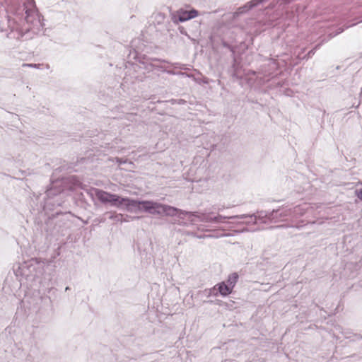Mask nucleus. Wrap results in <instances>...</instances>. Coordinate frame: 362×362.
Segmentation results:
<instances>
[{
  "mask_svg": "<svg viewBox=\"0 0 362 362\" xmlns=\"http://www.w3.org/2000/svg\"><path fill=\"white\" fill-rule=\"evenodd\" d=\"M130 202H132L134 206H138L140 209L151 214L173 215L177 211L174 207L151 201L134 202L130 200Z\"/></svg>",
  "mask_w": 362,
  "mask_h": 362,
  "instance_id": "nucleus-1",
  "label": "nucleus"
},
{
  "mask_svg": "<svg viewBox=\"0 0 362 362\" xmlns=\"http://www.w3.org/2000/svg\"><path fill=\"white\" fill-rule=\"evenodd\" d=\"M238 278L239 276L237 273H233L228 276L226 282L222 281L216 284L214 290L218 291L222 296H227L232 293Z\"/></svg>",
  "mask_w": 362,
  "mask_h": 362,
  "instance_id": "nucleus-2",
  "label": "nucleus"
},
{
  "mask_svg": "<svg viewBox=\"0 0 362 362\" xmlns=\"http://www.w3.org/2000/svg\"><path fill=\"white\" fill-rule=\"evenodd\" d=\"M96 197L102 202L111 203L115 206L130 204V199L127 198H122L117 194H110L103 190H97Z\"/></svg>",
  "mask_w": 362,
  "mask_h": 362,
  "instance_id": "nucleus-3",
  "label": "nucleus"
},
{
  "mask_svg": "<svg viewBox=\"0 0 362 362\" xmlns=\"http://www.w3.org/2000/svg\"><path fill=\"white\" fill-rule=\"evenodd\" d=\"M199 15V13L195 9H192L190 11H185L183 9H180L177 11L176 16L178 18L179 21L184 22L190 19H192L197 17Z\"/></svg>",
  "mask_w": 362,
  "mask_h": 362,
  "instance_id": "nucleus-4",
  "label": "nucleus"
},
{
  "mask_svg": "<svg viewBox=\"0 0 362 362\" xmlns=\"http://www.w3.org/2000/svg\"><path fill=\"white\" fill-rule=\"evenodd\" d=\"M23 66H28V67H38V65L35 64H23Z\"/></svg>",
  "mask_w": 362,
  "mask_h": 362,
  "instance_id": "nucleus-5",
  "label": "nucleus"
},
{
  "mask_svg": "<svg viewBox=\"0 0 362 362\" xmlns=\"http://www.w3.org/2000/svg\"><path fill=\"white\" fill-rule=\"evenodd\" d=\"M358 197L362 199V190H361L358 194Z\"/></svg>",
  "mask_w": 362,
  "mask_h": 362,
  "instance_id": "nucleus-6",
  "label": "nucleus"
},
{
  "mask_svg": "<svg viewBox=\"0 0 362 362\" xmlns=\"http://www.w3.org/2000/svg\"><path fill=\"white\" fill-rule=\"evenodd\" d=\"M221 216H219L218 217L216 218V219H221Z\"/></svg>",
  "mask_w": 362,
  "mask_h": 362,
  "instance_id": "nucleus-7",
  "label": "nucleus"
}]
</instances>
